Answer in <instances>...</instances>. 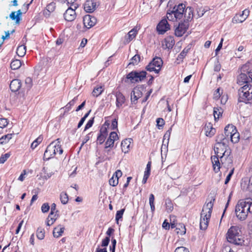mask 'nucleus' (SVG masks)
Here are the masks:
<instances>
[{
    "mask_svg": "<svg viewBox=\"0 0 252 252\" xmlns=\"http://www.w3.org/2000/svg\"><path fill=\"white\" fill-rule=\"evenodd\" d=\"M252 214V201L247 199L239 201L235 207V214L241 220L246 219L249 214Z\"/></svg>",
    "mask_w": 252,
    "mask_h": 252,
    "instance_id": "f257e3e1",
    "label": "nucleus"
},
{
    "mask_svg": "<svg viewBox=\"0 0 252 252\" xmlns=\"http://www.w3.org/2000/svg\"><path fill=\"white\" fill-rule=\"evenodd\" d=\"M215 200L212 198L202 208L200 220V228L202 230H205L208 227Z\"/></svg>",
    "mask_w": 252,
    "mask_h": 252,
    "instance_id": "f03ea898",
    "label": "nucleus"
},
{
    "mask_svg": "<svg viewBox=\"0 0 252 252\" xmlns=\"http://www.w3.org/2000/svg\"><path fill=\"white\" fill-rule=\"evenodd\" d=\"M238 101L246 104L252 103V85L245 84L238 90Z\"/></svg>",
    "mask_w": 252,
    "mask_h": 252,
    "instance_id": "7ed1b4c3",
    "label": "nucleus"
},
{
    "mask_svg": "<svg viewBox=\"0 0 252 252\" xmlns=\"http://www.w3.org/2000/svg\"><path fill=\"white\" fill-rule=\"evenodd\" d=\"M239 227L236 226H231L228 230L226 238L227 241L232 244L236 245H242L244 241L242 238Z\"/></svg>",
    "mask_w": 252,
    "mask_h": 252,
    "instance_id": "20e7f679",
    "label": "nucleus"
},
{
    "mask_svg": "<svg viewBox=\"0 0 252 252\" xmlns=\"http://www.w3.org/2000/svg\"><path fill=\"white\" fill-rule=\"evenodd\" d=\"M227 144L224 143H216L214 146V152L216 156L220 157L221 164L225 163V160L228 158L230 151L227 150Z\"/></svg>",
    "mask_w": 252,
    "mask_h": 252,
    "instance_id": "39448f33",
    "label": "nucleus"
},
{
    "mask_svg": "<svg viewBox=\"0 0 252 252\" xmlns=\"http://www.w3.org/2000/svg\"><path fill=\"white\" fill-rule=\"evenodd\" d=\"M189 10V15L187 18L183 22L179 23L178 26L175 30V34L178 37H181L186 32L189 27V20L191 15L193 16V9L191 7H187V10Z\"/></svg>",
    "mask_w": 252,
    "mask_h": 252,
    "instance_id": "423d86ee",
    "label": "nucleus"
},
{
    "mask_svg": "<svg viewBox=\"0 0 252 252\" xmlns=\"http://www.w3.org/2000/svg\"><path fill=\"white\" fill-rule=\"evenodd\" d=\"M147 72L145 71H132L126 75V79L132 83L139 82L143 81L146 77Z\"/></svg>",
    "mask_w": 252,
    "mask_h": 252,
    "instance_id": "0eeeda50",
    "label": "nucleus"
},
{
    "mask_svg": "<svg viewBox=\"0 0 252 252\" xmlns=\"http://www.w3.org/2000/svg\"><path fill=\"white\" fill-rule=\"evenodd\" d=\"M163 62L161 58L156 57L146 66V69L150 72L154 71L156 73H158L162 65Z\"/></svg>",
    "mask_w": 252,
    "mask_h": 252,
    "instance_id": "6e6552de",
    "label": "nucleus"
},
{
    "mask_svg": "<svg viewBox=\"0 0 252 252\" xmlns=\"http://www.w3.org/2000/svg\"><path fill=\"white\" fill-rule=\"evenodd\" d=\"M172 10L174 13L175 20L181 19L184 14L186 15L187 12H189V10L186 11L187 8L186 9V6L183 3L175 5Z\"/></svg>",
    "mask_w": 252,
    "mask_h": 252,
    "instance_id": "1a4fd4ad",
    "label": "nucleus"
},
{
    "mask_svg": "<svg viewBox=\"0 0 252 252\" xmlns=\"http://www.w3.org/2000/svg\"><path fill=\"white\" fill-rule=\"evenodd\" d=\"M55 143H51L47 147L43 157L44 160H48L55 156V148L56 145Z\"/></svg>",
    "mask_w": 252,
    "mask_h": 252,
    "instance_id": "9d476101",
    "label": "nucleus"
},
{
    "mask_svg": "<svg viewBox=\"0 0 252 252\" xmlns=\"http://www.w3.org/2000/svg\"><path fill=\"white\" fill-rule=\"evenodd\" d=\"M77 8L68 7L63 14L64 19L68 22H71L74 20L76 17L75 10Z\"/></svg>",
    "mask_w": 252,
    "mask_h": 252,
    "instance_id": "9b49d317",
    "label": "nucleus"
},
{
    "mask_svg": "<svg viewBox=\"0 0 252 252\" xmlns=\"http://www.w3.org/2000/svg\"><path fill=\"white\" fill-rule=\"evenodd\" d=\"M96 23V19L95 17L90 15H86L83 17V24L84 26L90 29L95 25Z\"/></svg>",
    "mask_w": 252,
    "mask_h": 252,
    "instance_id": "f8f14e48",
    "label": "nucleus"
},
{
    "mask_svg": "<svg viewBox=\"0 0 252 252\" xmlns=\"http://www.w3.org/2000/svg\"><path fill=\"white\" fill-rule=\"evenodd\" d=\"M119 139L117 133L116 132H111L110 133L108 138L105 142V149H107L108 148H112L114 146V142Z\"/></svg>",
    "mask_w": 252,
    "mask_h": 252,
    "instance_id": "ddd939ff",
    "label": "nucleus"
},
{
    "mask_svg": "<svg viewBox=\"0 0 252 252\" xmlns=\"http://www.w3.org/2000/svg\"><path fill=\"white\" fill-rule=\"evenodd\" d=\"M170 29V26L166 19L162 20L158 25L157 30L159 34H163Z\"/></svg>",
    "mask_w": 252,
    "mask_h": 252,
    "instance_id": "4468645a",
    "label": "nucleus"
},
{
    "mask_svg": "<svg viewBox=\"0 0 252 252\" xmlns=\"http://www.w3.org/2000/svg\"><path fill=\"white\" fill-rule=\"evenodd\" d=\"M211 160L214 171L218 173L220 170V164L221 163L220 157L216 155L213 156L211 157Z\"/></svg>",
    "mask_w": 252,
    "mask_h": 252,
    "instance_id": "2eb2a0df",
    "label": "nucleus"
},
{
    "mask_svg": "<svg viewBox=\"0 0 252 252\" xmlns=\"http://www.w3.org/2000/svg\"><path fill=\"white\" fill-rule=\"evenodd\" d=\"M142 95V92L139 88H134L131 93V100L132 103H135L138 98Z\"/></svg>",
    "mask_w": 252,
    "mask_h": 252,
    "instance_id": "dca6fc26",
    "label": "nucleus"
},
{
    "mask_svg": "<svg viewBox=\"0 0 252 252\" xmlns=\"http://www.w3.org/2000/svg\"><path fill=\"white\" fill-rule=\"evenodd\" d=\"M96 3L94 0H87L84 3V8L85 11L91 13L95 9Z\"/></svg>",
    "mask_w": 252,
    "mask_h": 252,
    "instance_id": "f3484780",
    "label": "nucleus"
},
{
    "mask_svg": "<svg viewBox=\"0 0 252 252\" xmlns=\"http://www.w3.org/2000/svg\"><path fill=\"white\" fill-rule=\"evenodd\" d=\"M204 131L206 136L210 137H212L216 132V129L213 127V125L211 123L205 124Z\"/></svg>",
    "mask_w": 252,
    "mask_h": 252,
    "instance_id": "a211bd4d",
    "label": "nucleus"
},
{
    "mask_svg": "<svg viewBox=\"0 0 252 252\" xmlns=\"http://www.w3.org/2000/svg\"><path fill=\"white\" fill-rule=\"evenodd\" d=\"M248 74L246 73L241 72L237 77V83L240 85L245 84H250L249 83V78Z\"/></svg>",
    "mask_w": 252,
    "mask_h": 252,
    "instance_id": "6ab92c4d",
    "label": "nucleus"
},
{
    "mask_svg": "<svg viewBox=\"0 0 252 252\" xmlns=\"http://www.w3.org/2000/svg\"><path fill=\"white\" fill-rule=\"evenodd\" d=\"M116 106L118 108H121L126 101L125 96L120 92L116 93Z\"/></svg>",
    "mask_w": 252,
    "mask_h": 252,
    "instance_id": "aec40b11",
    "label": "nucleus"
},
{
    "mask_svg": "<svg viewBox=\"0 0 252 252\" xmlns=\"http://www.w3.org/2000/svg\"><path fill=\"white\" fill-rule=\"evenodd\" d=\"M250 14V11L247 9L243 11L242 13L241 14V16H244L243 18H239V16L235 15L233 18V22L234 23H242L248 17Z\"/></svg>",
    "mask_w": 252,
    "mask_h": 252,
    "instance_id": "412c9836",
    "label": "nucleus"
},
{
    "mask_svg": "<svg viewBox=\"0 0 252 252\" xmlns=\"http://www.w3.org/2000/svg\"><path fill=\"white\" fill-rule=\"evenodd\" d=\"M21 87V82L19 79L13 80L10 84V88L12 92L18 91Z\"/></svg>",
    "mask_w": 252,
    "mask_h": 252,
    "instance_id": "4be33fe9",
    "label": "nucleus"
},
{
    "mask_svg": "<svg viewBox=\"0 0 252 252\" xmlns=\"http://www.w3.org/2000/svg\"><path fill=\"white\" fill-rule=\"evenodd\" d=\"M235 127H234L232 125H228L226 126L224 128V136H226V138L229 141L230 139V135L233 133V132H235Z\"/></svg>",
    "mask_w": 252,
    "mask_h": 252,
    "instance_id": "5701e85b",
    "label": "nucleus"
},
{
    "mask_svg": "<svg viewBox=\"0 0 252 252\" xmlns=\"http://www.w3.org/2000/svg\"><path fill=\"white\" fill-rule=\"evenodd\" d=\"M22 12L21 10H18L17 11H13L9 15V17L12 20H15L17 24H19L21 20Z\"/></svg>",
    "mask_w": 252,
    "mask_h": 252,
    "instance_id": "b1692460",
    "label": "nucleus"
},
{
    "mask_svg": "<svg viewBox=\"0 0 252 252\" xmlns=\"http://www.w3.org/2000/svg\"><path fill=\"white\" fill-rule=\"evenodd\" d=\"M137 34V30L136 28H133L130 30L127 35L125 37V40L126 43H129L133 39H134Z\"/></svg>",
    "mask_w": 252,
    "mask_h": 252,
    "instance_id": "393cba45",
    "label": "nucleus"
},
{
    "mask_svg": "<svg viewBox=\"0 0 252 252\" xmlns=\"http://www.w3.org/2000/svg\"><path fill=\"white\" fill-rule=\"evenodd\" d=\"M64 227L61 225H59L53 230V234L54 237L58 238L61 236L64 232Z\"/></svg>",
    "mask_w": 252,
    "mask_h": 252,
    "instance_id": "a878e982",
    "label": "nucleus"
},
{
    "mask_svg": "<svg viewBox=\"0 0 252 252\" xmlns=\"http://www.w3.org/2000/svg\"><path fill=\"white\" fill-rule=\"evenodd\" d=\"M131 139L123 140L121 143L122 150L125 153H126L129 150V147L131 143Z\"/></svg>",
    "mask_w": 252,
    "mask_h": 252,
    "instance_id": "bb28decb",
    "label": "nucleus"
},
{
    "mask_svg": "<svg viewBox=\"0 0 252 252\" xmlns=\"http://www.w3.org/2000/svg\"><path fill=\"white\" fill-rule=\"evenodd\" d=\"M175 44V41L173 37L168 36L164 39V45L166 48L172 49Z\"/></svg>",
    "mask_w": 252,
    "mask_h": 252,
    "instance_id": "cd10ccee",
    "label": "nucleus"
},
{
    "mask_svg": "<svg viewBox=\"0 0 252 252\" xmlns=\"http://www.w3.org/2000/svg\"><path fill=\"white\" fill-rule=\"evenodd\" d=\"M52 143H55L54 144L56 145V148H55V156L56 154H59V155L62 154L63 150L61 148L60 139H57Z\"/></svg>",
    "mask_w": 252,
    "mask_h": 252,
    "instance_id": "c85d7f7f",
    "label": "nucleus"
},
{
    "mask_svg": "<svg viewBox=\"0 0 252 252\" xmlns=\"http://www.w3.org/2000/svg\"><path fill=\"white\" fill-rule=\"evenodd\" d=\"M216 143H224L226 144H227L228 141L226 138V136H224L223 133H220L218 134L216 137Z\"/></svg>",
    "mask_w": 252,
    "mask_h": 252,
    "instance_id": "c756f323",
    "label": "nucleus"
},
{
    "mask_svg": "<svg viewBox=\"0 0 252 252\" xmlns=\"http://www.w3.org/2000/svg\"><path fill=\"white\" fill-rule=\"evenodd\" d=\"M249 185V179L248 178H243L241 182V189L244 191H248Z\"/></svg>",
    "mask_w": 252,
    "mask_h": 252,
    "instance_id": "7c9ffc66",
    "label": "nucleus"
},
{
    "mask_svg": "<svg viewBox=\"0 0 252 252\" xmlns=\"http://www.w3.org/2000/svg\"><path fill=\"white\" fill-rule=\"evenodd\" d=\"M26 53V47L25 45H22L19 46L17 48L16 53L19 57H23Z\"/></svg>",
    "mask_w": 252,
    "mask_h": 252,
    "instance_id": "2f4dec72",
    "label": "nucleus"
},
{
    "mask_svg": "<svg viewBox=\"0 0 252 252\" xmlns=\"http://www.w3.org/2000/svg\"><path fill=\"white\" fill-rule=\"evenodd\" d=\"M22 65V63L20 60L15 59L13 60L10 64V67L12 69L16 70L20 67Z\"/></svg>",
    "mask_w": 252,
    "mask_h": 252,
    "instance_id": "473e14b6",
    "label": "nucleus"
},
{
    "mask_svg": "<svg viewBox=\"0 0 252 252\" xmlns=\"http://www.w3.org/2000/svg\"><path fill=\"white\" fill-rule=\"evenodd\" d=\"M222 109L220 107H217L214 108V116L215 120L219 119L222 116Z\"/></svg>",
    "mask_w": 252,
    "mask_h": 252,
    "instance_id": "72a5a7b5",
    "label": "nucleus"
},
{
    "mask_svg": "<svg viewBox=\"0 0 252 252\" xmlns=\"http://www.w3.org/2000/svg\"><path fill=\"white\" fill-rule=\"evenodd\" d=\"M66 1L69 7L77 8L80 5L78 0H66Z\"/></svg>",
    "mask_w": 252,
    "mask_h": 252,
    "instance_id": "f704fd0d",
    "label": "nucleus"
},
{
    "mask_svg": "<svg viewBox=\"0 0 252 252\" xmlns=\"http://www.w3.org/2000/svg\"><path fill=\"white\" fill-rule=\"evenodd\" d=\"M56 219L57 218L56 217V215H54L52 213H50L47 218V225L48 226L52 225Z\"/></svg>",
    "mask_w": 252,
    "mask_h": 252,
    "instance_id": "c9c22d12",
    "label": "nucleus"
},
{
    "mask_svg": "<svg viewBox=\"0 0 252 252\" xmlns=\"http://www.w3.org/2000/svg\"><path fill=\"white\" fill-rule=\"evenodd\" d=\"M230 139L233 143H237L239 139V133L237 132V130L235 129V132H233L231 135H230Z\"/></svg>",
    "mask_w": 252,
    "mask_h": 252,
    "instance_id": "e433bc0d",
    "label": "nucleus"
},
{
    "mask_svg": "<svg viewBox=\"0 0 252 252\" xmlns=\"http://www.w3.org/2000/svg\"><path fill=\"white\" fill-rule=\"evenodd\" d=\"M103 91V89L102 86L96 87L94 88L92 92V94L93 96L95 97H97L98 96L101 94Z\"/></svg>",
    "mask_w": 252,
    "mask_h": 252,
    "instance_id": "4c0bfd02",
    "label": "nucleus"
},
{
    "mask_svg": "<svg viewBox=\"0 0 252 252\" xmlns=\"http://www.w3.org/2000/svg\"><path fill=\"white\" fill-rule=\"evenodd\" d=\"M12 134H8L2 136L0 138V144H3L7 143L9 141V140L12 138Z\"/></svg>",
    "mask_w": 252,
    "mask_h": 252,
    "instance_id": "58836bf2",
    "label": "nucleus"
},
{
    "mask_svg": "<svg viewBox=\"0 0 252 252\" xmlns=\"http://www.w3.org/2000/svg\"><path fill=\"white\" fill-rule=\"evenodd\" d=\"M36 236L40 240L43 239L45 237L44 229L41 227L38 228L36 231Z\"/></svg>",
    "mask_w": 252,
    "mask_h": 252,
    "instance_id": "ea45409f",
    "label": "nucleus"
},
{
    "mask_svg": "<svg viewBox=\"0 0 252 252\" xmlns=\"http://www.w3.org/2000/svg\"><path fill=\"white\" fill-rule=\"evenodd\" d=\"M60 200L63 204H66L68 202V196L66 192H62L61 193Z\"/></svg>",
    "mask_w": 252,
    "mask_h": 252,
    "instance_id": "a19ab883",
    "label": "nucleus"
},
{
    "mask_svg": "<svg viewBox=\"0 0 252 252\" xmlns=\"http://www.w3.org/2000/svg\"><path fill=\"white\" fill-rule=\"evenodd\" d=\"M177 233L180 235H183L186 233V229L185 226L183 224H179L176 228Z\"/></svg>",
    "mask_w": 252,
    "mask_h": 252,
    "instance_id": "79ce46f5",
    "label": "nucleus"
},
{
    "mask_svg": "<svg viewBox=\"0 0 252 252\" xmlns=\"http://www.w3.org/2000/svg\"><path fill=\"white\" fill-rule=\"evenodd\" d=\"M165 207L167 212L170 213L173 210V205L170 200H166Z\"/></svg>",
    "mask_w": 252,
    "mask_h": 252,
    "instance_id": "37998d69",
    "label": "nucleus"
},
{
    "mask_svg": "<svg viewBox=\"0 0 252 252\" xmlns=\"http://www.w3.org/2000/svg\"><path fill=\"white\" fill-rule=\"evenodd\" d=\"M43 140V137L41 136L37 137L31 144V148L34 149Z\"/></svg>",
    "mask_w": 252,
    "mask_h": 252,
    "instance_id": "c03bdc74",
    "label": "nucleus"
},
{
    "mask_svg": "<svg viewBox=\"0 0 252 252\" xmlns=\"http://www.w3.org/2000/svg\"><path fill=\"white\" fill-rule=\"evenodd\" d=\"M171 131L172 127H171L165 133L163 139V143L166 142L167 144H168Z\"/></svg>",
    "mask_w": 252,
    "mask_h": 252,
    "instance_id": "a18cd8bd",
    "label": "nucleus"
},
{
    "mask_svg": "<svg viewBox=\"0 0 252 252\" xmlns=\"http://www.w3.org/2000/svg\"><path fill=\"white\" fill-rule=\"evenodd\" d=\"M189 48H185L178 55L177 60L182 61L183 59L186 57L187 55V54L188 53L189 51Z\"/></svg>",
    "mask_w": 252,
    "mask_h": 252,
    "instance_id": "49530a36",
    "label": "nucleus"
},
{
    "mask_svg": "<svg viewBox=\"0 0 252 252\" xmlns=\"http://www.w3.org/2000/svg\"><path fill=\"white\" fill-rule=\"evenodd\" d=\"M77 100V98L74 97L73 99L70 101L65 106V110L66 112L69 111L72 106H73Z\"/></svg>",
    "mask_w": 252,
    "mask_h": 252,
    "instance_id": "de8ad7c7",
    "label": "nucleus"
},
{
    "mask_svg": "<svg viewBox=\"0 0 252 252\" xmlns=\"http://www.w3.org/2000/svg\"><path fill=\"white\" fill-rule=\"evenodd\" d=\"M155 196L153 194H150L149 197V204L150 205L151 209L152 212H154L155 210L154 205Z\"/></svg>",
    "mask_w": 252,
    "mask_h": 252,
    "instance_id": "09e8293b",
    "label": "nucleus"
},
{
    "mask_svg": "<svg viewBox=\"0 0 252 252\" xmlns=\"http://www.w3.org/2000/svg\"><path fill=\"white\" fill-rule=\"evenodd\" d=\"M125 210V209H122L117 212L115 219L117 224L119 223V220L122 219Z\"/></svg>",
    "mask_w": 252,
    "mask_h": 252,
    "instance_id": "8fccbe9b",
    "label": "nucleus"
},
{
    "mask_svg": "<svg viewBox=\"0 0 252 252\" xmlns=\"http://www.w3.org/2000/svg\"><path fill=\"white\" fill-rule=\"evenodd\" d=\"M119 180L114 175L109 180V184L110 186L115 187L118 184Z\"/></svg>",
    "mask_w": 252,
    "mask_h": 252,
    "instance_id": "3c124183",
    "label": "nucleus"
},
{
    "mask_svg": "<svg viewBox=\"0 0 252 252\" xmlns=\"http://www.w3.org/2000/svg\"><path fill=\"white\" fill-rule=\"evenodd\" d=\"M140 57L139 55H135L131 59L129 64H137L140 62Z\"/></svg>",
    "mask_w": 252,
    "mask_h": 252,
    "instance_id": "603ef678",
    "label": "nucleus"
},
{
    "mask_svg": "<svg viewBox=\"0 0 252 252\" xmlns=\"http://www.w3.org/2000/svg\"><path fill=\"white\" fill-rule=\"evenodd\" d=\"M222 94V91L220 88L217 89L214 94V98L217 100L220 98Z\"/></svg>",
    "mask_w": 252,
    "mask_h": 252,
    "instance_id": "864d4df0",
    "label": "nucleus"
},
{
    "mask_svg": "<svg viewBox=\"0 0 252 252\" xmlns=\"http://www.w3.org/2000/svg\"><path fill=\"white\" fill-rule=\"evenodd\" d=\"M10 154L9 153L2 155L0 158V163H4L7 159L10 157Z\"/></svg>",
    "mask_w": 252,
    "mask_h": 252,
    "instance_id": "5fc2aeb1",
    "label": "nucleus"
},
{
    "mask_svg": "<svg viewBox=\"0 0 252 252\" xmlns=\"http://www.w3.org/2000/svg\"><path fill=\"white\" fill-rule=\"evenodd\" d=\"M98 134L103 135V136L107 137V136L108 135V132H107V127H106L105 126L103 125L101 127Z\"/></svg>",
    "mask_w": 252,
    "mask_h": 252,
    "instance_id": "6e6d98bb",
    "label": "nucleus"
},
{
    "mask_svg": "<svg viewBox=\"0 0 252 252\" xmlns=\"http://www.w3.org/2000/svg\"><path fill=\"white\" fill-rule=\"evenodd\" d=\"M167 18L169 21H174L175 20V18H174V13L172 10H168L167 14H166Z\"/></svg>",
    "mask_w": 252,
    "mask_h": 252,
    "instance_id": "4d7b16f0",
    "label": "nucleus"
},
{
    "mask_svg": "<svg viewBox=\"0 0 252 252\" xmlns=\"http://www.w3.org/2000/svg\"><path fill=\"white\" fill-rule=\"evenodd\" d=\"M56 8V3L54 2H51L47 5L46 9L49 12H53Z\"/></svg>",
    "mask_w": 252,
    "mask_h": 252,
    "instance_id": "13d9d810",
    "label": "nucleus"
},
{
    "mask_svg": "<svg viewBox=\"0 0 252 252\" xmlns=\"http://www.w3.org/2000/svg\"><path fill=\"white\" fill-rule=\"evenodd\" d=\"M249 69V63H246L245 64H244L241 68V71L242 73H246V74H248V71Z\"/></svg>",
    "mask_w": 252,
    "mask_h": 252,
    "instance_id": "bf43d9fd",
    "label": "nucleus"
},
{
    "mask_svg": "<svg viewBox=\"0 0 252 252\" xmlns=\"http://www.w3.org/2000/svg\"><path fill=\"white\" fill-rule=\"evenodd\" d=\"M106 138V136L101 135L100 134H98L97 137V142L99 144L101 145L104 142L105 139Z\"/></svg>",
    "mask_w": 252,
    "mask_h": 252,
    "instance_id": "052dcab7",
    "label": "nucleus"
},
{
    "mask_svg": "<svg viewBox=\"0 0 252 252\" xmlns=\"http://www.w3.org/2000/svg\"><path fill=\"white\" fill-rule=\"evenodd\" d=\"M8 125L7 120L5 118H0V127L3 128Z\"/></svg>",
    "mask_w": 252,
    "mask_h": 252,
    "instance_id": "680f3d73",
    "label": "nucleus"
},
{
    "mask_svg": "<svg viewBox=\"0 0 252 252\" xmlns=\"http://www.w3.org/2000/svg\"><path fill=\"white\" fill-rule=\"evenodd\" d=\"M157 125L159 129L162 127L164 124V121L162 118H158L156 121Z\"/></svg>",
    "mask_w": 252,
    "mask_h": 252,
    "instance_id": "e2e57ef3",
    "label": "nucleus"
},
{
    "mask_svg": "<svg viewBox=\"0 0 252 252\" xmlns=\"http://www.w3.org/2000/svg\"><path fill=\"white\" fill-rule=\"evenodd\" d=\"M94 118H93L87 122V124L85 126L84 130H86L87 129H88L89 128H90L91 127H92L94 124Z\"/></svg>",
    "mask_w": 252,
    "mask_h": 252,
    "instance_id": "0e129e2a",
    "label": "nucleus"
},
{
    "mask_svg": "<svg viewBox=\"0 0 252 252\" xmlns=\"http://www.w3.org/2000/svg\"><path fill=\"white\" fill-rule=\"evenodd\" d=\"M174 252H189L188 249L184 247H179L177 248Z\"/></svg>",
    "mask_w": 252,
    "mask_h": 252,
    "instance_id": "69168bd1",
    "label": "nucleus"
},
{
    "mask_svg": "<svg viewBox=\"0 0 252 252\" xmlns=\"http://www.w3.org/2000/svg\"><path fill=\"white\" fill-rule=\"evenodd\" d=\"M49 209L50 207L48 203H44L41 206V211L44 213L47 212Z\"/></svg>",
    "mask_w": 252,
    "mask_h": 252,
    "instance_id": "338daca9",
    "label": "nucleus"
},
{
    "mask_svg": "<svg viewBox=\"0 0 252 252\" xmlns=\"http://www.w3.org/2000/svg\"><path fill=\"white\" fill-rule=\"evenodd\" d=\"M92 132H90L87 135H86L85 137L83 138L82 141V145H84L90 140V139L92 137Z\"/></svg>",
    "mask_w": 252,
    "mask_h": 252,
    "instance_id": "774afa93",
    "label": "nucleus"
}]
</instances>
